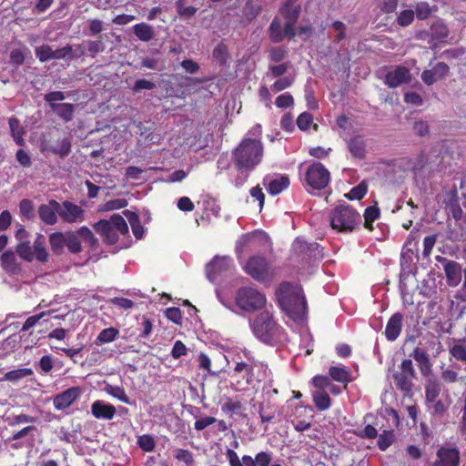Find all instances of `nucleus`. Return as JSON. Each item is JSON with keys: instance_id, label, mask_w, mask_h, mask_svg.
I'll return each instance as SVG.
<instances>
[{"instance_id": "obj_5", "label": "nucleus", "mask_w": 466, "mask_h": 466, "mask_svg": "<svg viewBox=\"0 0 466 466\" xmlns=\"http://www.w3.org/2000/svg\"><path fill=\"white\" fill-rule=\"evenodd\" d=\"M360 219L359 212L348 204L336 206L329 214L330 227L338 232H351Z\"/></svg>"}, {"instance_id": "obj_1", "label": "nucleus", "mask_w": 466, "mask_h": 466, "mask_svg": "<svg viewBox=\"0 0 466 466\" xmlns=\"http://www.w3.org/2000/svg\"><path fill=\"white\" fill-rule=\"evenodd\" d=\"M279 308L293 319H302L307 312V301L301 288L289 281L279 285L275 292Z\"/></svg>"}, {"instance_id": "obj_12", "label": "nucleus", "mask_w": 466, "mask_h": 466, "mask_svg": "<svg viewBox=\"0 0 466 466\" xmlns=\"http://www.w3.org/2000/svg\"><path fill=\"white\" fill-rule=\"evenodd\" d=\"M29 237L30 233L22 225L19 226V228L15 233V238L17 240L15 252L26 262L33 261V251Z\"/></svg>"}, {"instance_id": "obj_64", "label": "nucleus", "mask_w": 466, "mask_h": 466, "mask_svg": "<svg viewBox=\"0 0 466 466\" xmlns=\"http://www.w3.org/2000/svg\"><path fill=\"white\" fill-rule=\"evenodd\" d=\"M25 54L22 49L15 48L10 52V64L18 67L25 63Z\"/></svg>"}, {"instance_id": "obj_9", "label": "nucleus", "mask_w": 466, "mask_h": 466, "mask_svg": "<svg viewBox=\"0 0 466 466\" xmlns=\"http://www.w3.org/2000/svg\"><path fill=\"white\" fill-rule=\"evenodd\" d=\"M330 180L329 171L320 162H313L305 173V181L312 189L325 188Z\"/></svg>"}, {"instance_id": "obj_8", "label": "nucleus", "mask_w": 466, "mask_h": 466, "mask_svg": "<svg viewBox=\"0 0 466 466\" xmlns=\"http://www.w3.org/2000/svg\"><path fill=\"white\" fill-rule=\"evenodd\" d=\"M51 204L57 209V214L64 223H81L85 220V209L74 202L66 200L59 203L51 199Z\"/></svg>"}, {"instance_id": "obj_15", "label": "nucleus", "mask_w": 466, "mask_h": 466, "mask_svg": "<svg viewBox=\"0 0 466 466\" xmlns=\"http://www.w3.org/2000/svg\"><path fill=\"white\" fill-rule=\"evenodd\" d=\"M79 387H71L55 396L53 400L54 407L56 410H64L70 407L80 396Z\"/></svg>"}, {"instance_id": "obj_43", "label": "nucleus", "mask_w": 466, "mask_h": 466, "mask_svg": "<svg viewBox=\"0 0 466 466\" xmlns=\"http://www.w3.org/2000/svg\"><path fill=\"white\" fill-rule=\"evenodd\" d=\"M34 374L33 370L30 368H22L7 371L5 374V379L8 381H18L24 378L32 376Z\"/></svg>"}, {"instance_id": "obj_56", "label": "nucleus", "mask_w": 466, "mask_h": 466, "mask_svg": "<svg viewBox=\"0 0 466 466\" xmlns=\"http://www.w3.org/2000/svg\"><path fill=\"white\" fill-rule=\"evenodd\" d=\"M414 15L415 13L411 9L402 10L397 17L398 25L403 27L410 25L414 20Z\"/></svg>"}, {"instance_id": "obj_41", "label": "nucleus", "mask_w": 466, "mask_h": 466, "mask_svg": "<svg viewBox=\"0 0 466 466\" xmlns=\"http://www.w3.org/2000/svg\"><path fill=\"white\" fill-rule=\"evenodd\" d=\"M126 214H129L128 221L132 228V232L136 238L141 239L144 237V227L139 221L138 216L134 212L126 211Z\"/></svg>"}, {"instance_id": "obj_24", "label": "nucleus", "mask_w": 466, "mask_h": 466, "mask_svg": "<svg viewBox=\"0 0 466 466\" xmlns=\"http://www.w3.org/2000/svg\"><path fill=\"white\" fill-rule=\"evenodd\" d=\"M37 213L40 220L47 226L56 225L58 221L57 209L51 204V200L47 204L40 205Z\"/></svg>"}, {"instance_id": "obj_57", "label": "nucleus", "mask_w": 466, "mask_h": 466, "mask_svg": "<svg viewBox=\"0 0 466 466\" xmlns=\"http://www.w3.org/2000/svg\"><path fill=\"white\" fill-rule=\"evenodd\" d=\"M275 105L279 108H288L294 105V98L290 93L286 92L277 96Z\"/></svg>"}, {"instance_id": "obj_48", "label": "nucleus", "mask_w": 466, "mask_h": 466, "mask_svg": "<svg viewBox=\"0 0 466 466\" xmlns=\"http://www.w3.org/2000/svg\"><path fill=\"white\" fill-rule=\"evenodd\" d=\"M35 56L42 63L54 59V50L48 45H42L35 47Z\"/></svg>"}, {"instance_id": "obj_31", "label": "nucleus", "mask_w": 466, "mask_h": 466, "mask_svg": "<svg viewBox=\"0 0 466 466\" xmlns=\"http://www.w3.org/2000/svg\"><path fill=\"white\" fill-rule=\"evenodd\" d=\"M449 28L442 21H436L431 25L428 35L432 41H442L449 35Z\"/></svg>"}, {"instance_id": "obj_46", "label": "nucleus", "mask_w": 466, "mask_h": 466, "mask_svg": "<svg viewBox=\"0 0 466 466\" xmlns=\"http://www.w3.org/2000/svg\"><path fill=\"white\" fill-rule=\"evenodd\" d=\"M106 390L112 397L119 400L120 401L126 404H130V400L123 387L107 385Z\"/></svg>"}, {"instance_id": "obj_53", "label": "nucleus", "mask_w": 466, "mask_h": 466, "mask_svg": "<svg viewBox=\"0 0 466 466\" xmlns=\"http://www.w3.org/2000/svg\"><path fill=\"white\" fill-rule=\"evenodd\" d=\"M450 354L457 360L466 362V341L453 345L450 349Z\"/></svg>"}, {"instance_id": "obj_61", "label": "nucleus", "mask_w": 466, "mask_h": 466, "mask_svg": "<svg viewBox=\"0 0 466 466\" xmlns=\"http://www.w3.org/2000/svg\"><path fill=\"white\" fill-rule=\"evenodd\" d=\"M313 117L310 113L303 112L297 118V126L302 130L306 131L312 125Z\"/></svg>"}, {"instance_id": "obj_51", "label": "nucleus", "mask_w": 466, "mask_h": 466, "mask_svg": "<svg viewBox=\"0 0 466 466\" xmlns=\"http://www.w3.org/2000/svg\"><path fill=\"white\" fill-rule=\"evenodd\" d=\"M185 1L186 0H177L176 2L177 14L181 17L191 18L197 14L198 8L192 5L184 6Z\"/></svg>"}, {"instance_id": "obj_38", "label": "nucleus", "mask_w": 466, "mask_h": 466, "mask_svg": "<svg viewBox=\"0 0 466 466\" xmlns=\"http://www.w3.org/2000/svg\"><path fill=\"white\" fill-rule=\"evenodd\" d=\"M11 135L18 146H24L25 145V139H24V134L25 131L23 127L20 126V122L15 117H11L8 121Z\"/></svg>"}, {"instance_id": "obj_16", "label": "nucleus", "mask_w": 466, "mask_h": 466, "mask_svg": "<svg viewBox=\"0 0 466 466\" xmlns=\"http://www.w3.org/2000/svg\"><path fill=\"white\" fill-rule=\"evenodd\" d=\"M449 72V66L444 62H439L431 69L424 70L420 77L425 85L431 86L438 80L447 76Z\"/></svg>"}, {"instance_id": "obj_40", "label": "nucleus", "mask_w": 466, "mask_h": 466, "mask_svg": "<svg viewBox=\"0 0 466 466\" xmlns=\"http://www.w3.org/2000/svg\"><path fill=\"white\" fill-rule=\"evenodd\" d=\"M380 216V210L377 205L368 207L363 214L364 217V228L372 230V223L377 220Z\"/></svg>"}, {"instance_id": "obj_14", "label": "nucleus", "mask_w": 466, "mask_h": 466, "mask_svg": "<svg viewBox=\"0 0 466 466\" xmlns=\"http://www.w3.org/2000/svg\"><path fill=\"white\" fill-rule=\"evenodd\" d=\"M436 260L442 264L447 282L451 287H456L461 280V266L454 260L437 256Z\"/></svg>"}, {"instance_id": "obj_34", "label": "nucleus", "mask_w": 466, "mask_h": 466, "mask_svg": "<svg viewBox=\"0 0 466 466\" xmlns=\"http://www.w3.org/2000/svg\"><path fill=\"white\" fill-rule=\"evenodd\" d=\"M66 247L72 254H79L83 251L80 237L77 235L76 231H66Z\"/></svg>"}, {"instance_id": "obj_21", "label": "nucleus", "mask_w": 466, "mask_h": 466, "mask_svg": "<svg viewBox=\"0 0 466 466\" xmlns=\"http://www.w3.org/2000/svg\"><path fill=\"white\" fill-rule=\"evenodd\" d=\"M263 185L267 187L268 192L276 196L281 193L289 186V178L286 175H282L277 177H265L263 179Z\"/></svg>"}, {"instance_id": "obj_35", "label": "nucleus", "mask_w": 466, "mask_h": 466, "mask_svg": "<svg viewBox=\"0 0 466 466\" xmlns=\"http://www.w3.org/2000/svg\"><path fill=\"white\" fill-rule=\"evenodd\" d=\"M313 402L319 411L327 410L331 406V399L325 390H316L312 393Z\"/></svg>"}, {"instance_id": "obj_28", "label": "nucleus", "mask_w": 466, "mask_h": 466, "mask_svg": "<svg viewBox=\"0 0 466 466\" xmlns=\"http://www.w3.org/2000/svg\"><path fill=\"white\" fill-rule=\"evenodd\" d=\"M228 268V260L222 258H215L207 266L208 278L214 281L216 278Z\"/></svg>"}, {"instance_id": "obj_30", "label": "nucleus", "mask_w": 466, "mask_h": 466, "mask_svg": "<svg viewBox=\"0 0 466 466\" xmlns=\"http://www.w3.org/2000/svg\"><path fill=\"white\" fill-rule=\"evenodd\" d=\"M348 148L355 158L363 159L366 155V144L360 136H355L348 141Z\"/></svg>"}, {"instance_id": "obj_45", "label": "nucleus", "mask_w": 466, "mask_h": 466, "mask_svg": "<svg viewBox=\"0 0 466 466\" xmlns=\"http://www.w3.org/2000/svg\"><path fill=\"white\" fill-rule=\"evenodd\" d=\"M394 432L393 431H383L378 436L377 444L380 451H385L394 441Z\"/></svg>"}, {"instance_id": "obj_52", "label": "nucleus", "mask_w": 466, "mask_h": 466, "mask_svg": "<svg viewBox=\"0 0 466 466\" xmlns=\"http://www.w3.org/2000/svg\"><path fill=\"white\" fill-rule=\"evenodd\" d=\"M53 312H54V310L51 309V310H48V311L40 312L39 314H36V315H34V316H31V317L27 318L25 319V321L24 322V324H23L21 331H27V330H29L31 328L35 327V324L40 319H42L46 316L51 315Z\"/></svg>"}, {"instance_id": "obj_10", "label": "nucleus", "mask_w": 466, "mask_h": 466, "mask_svg": "<svg viewBox=\"0 0 466 466\" xmlns=\"http://www.w3.org/2000/svg\"><path fill=\"white\" fill-rule=\"evenodd\" d=\"M415 378L416 371L410 359L403 360L400 363V370L393 374L396 387L405 393H409L412 390V381Z\"/></svg>"}, {"instance_id": "obj_42", "label": "nucleus", "mask_w": 466, "mask_h": 466, "mask_svg": "<svg viewBox=\"0 0 466 466\" xmlns=\"http://www.w3.org/2000/svg\"><path fill=\"white\" fill-rule=\"evenodd\" d=\"M50 150L59 156L61 158H65L71 152V141L67 137H64L57 141L56 147L50 148Z\"/></svg>"}, {"instance_id": "obj_27", "label": "nucleus", "mask_w": 466, "mask_h": 466, "mask_svg": "<svg viewBox=\"0 0 466 466\" xmlns=\"http://www.w3.org/2000/svg\"><path fill=\"white\" fill-rule=\"evenodd\" d=\"M443 389L438 378L432 376L427 380L425 385V398L428 402H434Z\"/></svg>"}, {"instance_id": "obj_25", "label": "nucleus", "mask_w": 466, "mask_h": 466, "mask_svg": "<svg viewBox=\"0 0 466 466\" xmlns=\"http://www.w3.org/2000/svg\"><path fill=\"white\" fill-rule=\"evenodd\" d=\"M268 35L273 43H280L286 36L289 38H293L295 36L287 32V23H285L284 28H282L281 23L278 17H275L272 20L268 27Z\"/></svg>"}, {"instance_id": "obj_32", "label": "nucleus", "mask_w": 466, "mask_h": 466, "mask_svg": "<svg viewBox=\"0 0 466 466\" xmlns=\"http://www.w3.org/2000/svg\"><path fill=\"white\" fill-rule=\"evenodd\" d=\"M133 33L143 42H149L155 37L153 26L147 23H139L133 25Z\"/></svg>"}, {"instance_id": "obj_26", "label": "nucleus", "mask_w": 466, "mask_h": 466, "mask_svg": "<svg viewBox=\"0 0 466 466\" xmlns=\"http://www.w3.org/2000/svg\"><path fill=\"white\" fill-rule=\"evenodd\" d=\"M329 376L331 380L344 384V388L352 381L351 372L345 366H331L329 369Z\"/></svg>"}, {"instance_id": "obj_19", "label": "nucleus", "mask_w": 466, "mask_h": 466, "mask_svg": "<svg viewBox=\"0 0 466 466\" xmlns=\"http://www.w3.org/2000/svg\"><path fill=\"white\" fill-rule=\"evenodd\" d=\"M403 315L400 312L394 313L387 322L385 337L389 341H394L402 330Z\"/></svg>"}, {"instance_id": "obj_37", "label": "nucleus", "mask_w": 466, "mask_h": 466, "mask_svg": "<svg viewBox=\"0 0 466 466\" xmlns=\"http://www.w3.org/2000/svg\"><path fill=\"white\" fill-rule=\"evenodd\" d=\"M213 58L219 64V66H226L229 58L228 47L224 41L219 42L212 52Z\"/></svg>"}, {"instance_id": "obj_39", "label": "nucleus", "mask_w": 466, "mask_h": 466, "mask_svg": "<svg viewBox=\"0 0 466 466\" xmlns=\"http://www.w3.org/2000/svg\"><path fill=\"white\" fill-rule=\"evenodd\" d=\"M77 235L88 244L90 248L97 249L99 247L98 238L93 234V232L86 227L82 226L76 230Z\"/></svg>"}, {"instance_id": "obj_58", "label": "nucleus", "mask_w": 466, "mask_h": 466, "mask_svg": "<svg viewBox=\"0 0 466 466\" xmlns=\"http://www.w3.org/2000/svg\"><path fill=\"white\" fill-rule=\"evenodd\" d=\"M66 98L65 93L62 91H52L44 96V100L52 109L53 106H58L57 101H63Z\"/></svg>"}, {"instance_id": "obj_44", "label": "nucleus", "mask_w": 466, "mask_h": 466, "mask_svg": "<svg viewBox=\"0 0 466 466\" xmlns=\"http://www.w3.org/2000/svg\"><path fill=\"white\" fill-rule=\"evenodd\" d=\"M19 211L21 216L26 219H33L35 216V206L31 199H22L19 202Z\"/></svg>"}, {"instance_id": "obj_20", "label": "nucleus", "mask_w": 466, "mask_h": 466, "mask_svg": "<svg viewBox=\"0 0 466 466\" xmlns=\"http://www.w3.org/2000/svg\"><path fill=\"white\" fill-rule=\"evenodd\" d=\"M116 408L103 400H96L91 405L92 415L98 420H112L116 415Z\"/></svg>"}, {"instance_id": "obj_22", "label": "nucleus", "mask_w": 466, "mask_h": 466, "mask_svg": "<svg viewBox=\"0 0 466 466\" xmlns=\"http://www.w3.org/2000/svg\"><path fill=\"white\" fill-rule=\"evenodd\" d=\"M33 251V260L36 259L39 262L46 263L49 259V253L46 248V237L38 233L31 246Z\"/></svg>"}, {"instance_id": "obj_59", "label": "nucleus", "mask_w": 466, "mask_h": 466, "mask_svg": "<svg viewBox=\"0 0 466 466\" xmlns=\"http://www.w3.org/2000/svg\"><path fill=\"white\" fill-rule=\"evenodd\" d=\"M36 365L42 373L47 374L54 368V359L51 355H44Z\"/></svg>"}, {"instance_id": "obj_3", "label": "nucleus", "mask_w": 466, "mask_h": 466, "mask_svg": "<svg viewBox=\"0 0 466 466\" xmlns=\"http://www.w3.org/2000/svg\"><path fill=\"white\" fill-rule=\"evenodd\" d=\"M250 327L254 336L266 345L273 346L284 339L282 338L285 334L284 329L268 310L258 314Z\"/></svg>"}, {"instance_id": "obj_55", "label": "nucleus", "mask_w": 466, "mask_h": 466, "mask_svg": "<svg viewBox=\"0 0 466 466\" xmlns=\"http://www.w3.org/2000/svg\"><path fill=\"white\" fill-rule=\"evenodd\" d=\"M137 445L144 451L149 452L154 451L156 442L151 435L144 434L138 438Z\"/></svg>"}, {"instance_id": "obj_63", "label": "nucleus", "mask_w": 466, "mask_h": 466, "mask_svg": "<svg viewBox=\"0 0 466 466\" xmlns=\"http://www.w3.org/2000/svg\"><path fill=\"white\" fill-rule=\"evenodd\" d=\"M330 377L326 375H316L312 378L311 383L312 385L319 389V390H324L330 385Z\"/></svg>"}, {"instance_id": "obj_17", "label": "nucleus", "mask_w": 466, "mask_h": 466, "mask_svg": "<svg viewBox=\"0 0 466 466\" xmlns=\"http://www.w3.org/2000/svg\"><path fill=\"white\" fill-rule=\"evenodd\" d=\"M410 78V69L403 66H399L394 70L387 73L384 83L389 87H397L402 84L409 83Z\"/></svg>"}, {"instance_id": "obj_62", "label": "nucleus", "mask_w": 466, "mask_h": 466, "mask_svg": "<svg viewBox=\"0 0 466 466\" xmlns=\"http://www.w3.org/2000/svg\"><path fill=\"white\" fill-rule=\"evenodd\" d=\"M177 461H184L187 466L194 463L193 454L188 450L177 449L174 454Z\"/></svg>"}, {"instance_id": "obj_2", "label": "nucleus", "mask_w": 466, "mask_h": 466, "mask_svg": "<svg viewBox=\"0 0 466 466\" xmlns=\"http://www.w3.org/2000/svg\"><path fill=\"white\" fill-rule=\"evenodd\" d=\"M264 154L263 144L259 139L243 138L232 150V161L237 169L255 170L261 163Z\"/></svg>"}, {"instance_id": "obj_7", "label": "nucleus", "mask_w": 466, "mask_h": 466, "mask_svg": "<svg viewBox=\"0 0 466 466\" xmlns=\"http://www.w3.org/2000/svg\"><path fill=\"white\" fill-rule=\"evenodd\" d=\"M237 306L244 311L254 312L266 305V296L251 287L238 289L235 297Z\"/></svg>"}, {"instance_id": "obj_50", "label": "nucleus", "mask_w": 466, "mask_h": 466, "mask_svg": "<svg viewBox=\"0 0 466 466\" xmlns=\"http://www.w3.org/2000/svg\"><path fill=\"white\" fill-rule=\"evenodd\" d=\"M243 409V404L240 400H233L231 398H228L226 401L221 406L222 412L228 413H238L240 410Z\"/></svg>"}, {"instance_id": "obj_11", "label": "nucleus", "mask_w": 466, "mask_h": 466, "mask_svg": "<svg viewBox=\"0 0 466 466\" xmlns=\"http://www.w3.org/2000/svg\"><path fill=\"white\" fill-rule=\"evenodd\" d=\"M461 453L457 447L441 446L436 451L433 466H460Z\"/></svg>"}, {"instance_id": "obj_54", "label": "nucleus", "mask_w": 466, "mask_h": 466, "mask_svg": "<svg viewBox=\"0 0 466 466\" xmlns=\"http://www.w3.org/2000/svg\"><path fill=\"white\" fill-rule=\"evenodd\" d=\"M293 83H294L293 77H288V76L280 77L270 86V89L274 93H278V92H280L282 90H285V89L290 87L293 85Z\"/></svg>"}, {"instance_id": "obj_18", "label": "nucleus", "mask_w": 466, "mask_h": 466, "mask_svg": "<svg viewBox=\"0 0 466 466\" xmlns=\"http://www.w3.org/2000/svg\"><path fill=\"white\" fill-rule=\"evenodd\" d=\"M300 9L299 5H289L286 3H283L279 8L280 14L286 19L287 32L291 35H296L294 27L299 16Z\"/></svg>"}, {"instance_id": "obj_47", "label": "nucleus", "mask_w": 466, "mask_h": 466, "mask_svg": "<svg viewBox=\"0 0 466 466\" xmlns=\"http://www.w3.org/2000/svg\"><path fill=\"white\" fill-rule=\"evenodd\" d=\"M118 334L119 331L116 328L111 327L104 329L99 332L96 338V341H98L99 343H109L114 341Z\"/></svg>"}, {"instance_id": "obj_60", "label": "nucleus", "mask_w": 466, "mask_h": 466, "mask_svg": "<svg viewBox=\"0 0 466 466\" xmlns=\"http://www.w3.org/2000/svg\"><path fill=\"white\" fill-rule=\"evenodd\" d=\"M414 13L416 14L418 19L425 20L431 15V9L428 3L420 2L416 5Z\"/></svg>"}, {"instance_id": "obj_23", "label": "nucleus", "mask_w": 466, "mask_h": 466, "mask_svg": "<svg viewBox=\"0 0 466 466\" xmlns=\"http://www.w3.org/2000/svg\"><path fill=\"white\" fill-rule=\"evenodd\" d=\"M0 264L2 268L9 274L15 275L21 271L16 255L11 249L3 252L0 258Z\"/></svg>"}, {"instance_id": "obj_36", "label": "nucleus", "mask_w": 466, "mask_h": 466, "mask_svg": "<svg viewBox=\"0 0 466 466\" xmlns=\"http://www.w3.org/2000/svg\"><path fill=\"white\" fill-rule=\"evenodd\" d=\"M293 248L297 253L308 254L309 257L316 256V252L319 249V244L308 243L303 239L297 238L293 244Z\"/></svg>"}, {"instance_id": "obj_49", "label": "nucleus", "mask_w": 466, "mask_h": 466, "mask_svg": "<svg viewBox=\"0 0 466 466\" xmlns=\"http://www.w3.org/2000/svg\"><path fill=\"white\" fill-rule=\"evenodd\" d=\"M368 192V186L365 182H361L352 187L346 197L350 200H361Z\"/></svg>"}, {"instance_id": "obj_6", "label": "nucleus", "mask_w": 466, "mask_h": 466, "mask_svg": "<svg viewBox=\"0 0 466 466\" xmlns=\"http://www.w3.org/2000/svg\"><path fill=\"white\" fill-rule=\"evenodd\" d=\"M243 269L249 277L259 283L270 282L276 275L270 261L264 256L248 258Z\"/></svg>"}, {"instance_id": "obj_4", "label": "nucleus", "mask_w": 466, "mask_h": 466, "mask_svg": "<svg viewBox=\"0 0 466 466\" xmlns=\"http://www.w3.org/2000/svg\"><path fill=\"white\" fill-rule=\"evenodd\" d=\"M95 231L100 235L107 245H115L118 241V234L128 233V226L124 218L114 214L109 219H100L93 225Z\"/></svg>"}, {"instance_id": "obj_33", "label": "nucleus", "mask_w": 466, "mask_h": 466, "mask_svg": "<svg viewBox=\"0 0 466 466\" xmlns=\"http://www.w3.org/2000/svg\"><path fill=\"white\" fill-rule=\"evenodd\" d=\"M76 106L70 103H62L58 106H53L52 111L66 123L70 122L74 118Z\"/></svg>"}, {"instance_id": "obj_13", "label": "nucleus", "mask_w": 466, "mask_h": 466, "mask_svg": "<svg viewBox=\"0 0 466 466\" xmlns=\"http://www.w3.org/2000/svg\"><path fill=\"white\" fill-rule=\"evenodd\" d=\"M245 356L249 360L248 362L238 361L236 363L235 368L231 373V377H238L241 380H238L237 382L244 381L246 384H251L254 380V369L258 366L257 361L253 358L248 357L247 354Z\"/></svg>"}, {"instance_id": "obj_29", "label": "nucleus", "mask_w": 466, "mask_h": 466, "mask_svg": "<svg viewBox=\"0 0 466 466\" xmlns=\"http://www.w3.org/2000/svg\"><path fill=\"white\" fill-rule=\"evenodd\" d=\"M48 242L54 255L61 256L65 252L66 231L53 232L48 236Z\"/></svg>"}]
</instances>
